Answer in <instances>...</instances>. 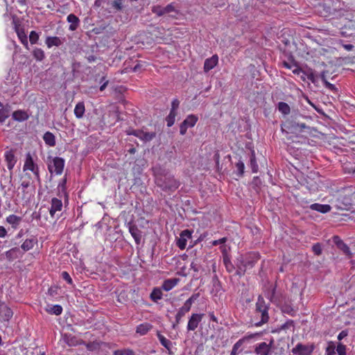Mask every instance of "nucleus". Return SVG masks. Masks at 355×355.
Returning <instances> with one entry per match:
<instances>
[{
	"label": "nucleus",
	"instance_id": "nucleus-36",
	"mask_svg": "<svg viewBox=\"0 0 355 355\" xmlns=\"http://www.w3.org/2000/svg\"><path fill=\"white\" fill-rule=\"evenodd\" d=\"M277 109L284 115H288L291 112L290 106L284 102H279L277 104Z\"/></svg>",
	"mask_w": 355,
	"mask_h": 355
},
{
	"label": "nucleus",
	"instance_id": "nucleus-25",
	"mask_svg": "<svg viewBox=\"0 0 355 355\" xmlns=\"http://www.w3.org/2000/svg\"><path fill=\"white\" fill-rule=\"evenodd\" d=\"M179 279L178 278L166 279L162 284V288L166 291H169L177 285Z\"/></svg>",
	"mask_w": 355,
	"mask_h": 355
},
{
	"label": "nucleus",
	"instance_id": "nucleus-50",
	"mask_svg": "<svg viewBox=\"0 0 355 355\" xmlns=\"http://www.w3.org/2000/svg\"><path fill=\"white\" fill-rule=\"evenodd\" d=\"M312 251L313 252V253L315 255H317V256L320 255L322 254V252L321 244L319 243H317L314 244L312 246Z\"/></svg>",
	"mask_w": 355,
	"mask_h": 355
},
{
	"label": "nucleus",
	"instance_id": "nucleus-19",
	"mask_svg": "<svg viewBox=\"0 0 355 355\" xmlns=\"http://www.w3.org/2000/svg\"><path fill=\"white\" fill-rule=\"evenodd\" d=\"M67 21L70 23L69 29L71 31H76L80 26V19L74 14H69L67 17Z\"/></svg>",
	"mask_w": 355,
	"mask_h": 355
},
{
	"label": "nucleus",
	"instance_id": "nucleus-3",
	"mask_svg": "<svg viewBox=\"0 0 355 355\" xmlns=\"http://www.w3.org/2000/svg\"><path fill=\"white\" fill-rule=\"evenodd\" d=\"M306 118V116H304L300 113H293L289 118L286 119L284 125L288 130H300V131H302L304 129L309 128V127L305 124V123L301 121L302 119Z\"/></svg>",
	"mask_w": 355,
	"mask_h": 355
},
{
	"label": "nucleus",
	"instance_id": "nucleus-46",
	"mask_svg": "<svg viewBox=\"0 0 355 355\" xmlns=\"http://www.w3.org/2000/svg\"><path fill=\"white\" fill-rule=\"evenodd\" d=\"M236 167L237 168L236 174L239 177H242L244 173L245 165L243 161L239 160L236 164Z\"/></svg>",
	"mask_w": 355,
	"mask_h": 355
},
{
	"label": "nucleus",
	"instance_id": "nucleus-63",
	"mask_svg": "<svg viewBox=\"0 0 355 355\" xmlns=\"http://www.w3.org/2000/svg\"><path fill=\"white\" fill-rule=\"evenodd\" d=\"M139 134H141V130H132L128 132L130 135H134L137 137H139Z\"/></svg>",
	"mask_w": 355,
	"mask_h": 355
},
{
	"label": "nucleus",
	"instance_id": "nucleus-44",
	"mask_svg": "<svg viewBox=\"0 0 355 355\" xmlns=\"http://www.w3.org/2000/svg\"><path fill=\"white\" fill-rule=\"evenodd\" d=\"M176 115V112L170 111L169 114L166 118L168 127H171L174 124Z\"/></svg>",
	"mask_w": 355,
	"mask_h": 355
},
{
	"label": "nucleus",
	"instance_id": "nucleus-45",
	"mask_svg": "<svg viewBox=\"0 0 355 355\" xmlns=\"http://www.w3.org/2000/svg\"><path fill=\"white\" fill-rule=\"evenodd\" d=\"M281 310L283 313H287L290 315H294L295 311L293 307L288 304H284L282 306Z\"/></svg>",
	"mask_w": 355,
	"mask_h": 355
},
{
	"label": "nucleus",
	"instance_id": "nucleus-22",
	"mask_svg": "<svg viewBox=\"0 0 355 355\" xmlns=\"http://www.w3.org/2000/svg\"><path fill=\"white\" fill-rule=\"evenodd\" d=\"M310 209L322 214H326L331 211V207L329 205L314 203L310 205Z\"/></svg>",
	"mask_w": 355,
	"mask_h": 355
},
{
	"label": "nucleus",
	"instance_id": "nucleus-37",
	"mask_svg": "<svg viewBox=\"0 0 355 355\" xmlns=\"http://www.w3.org/2000/svg\"><path fill=\"white\" fill-rule=\"evenodd\" d=\"M250 166L251 167L252 173H257L259 166L257 162L254 151L252 150L250 157Z\"/></svg>",
	"mask_w": 355,
	"mask_h": 355
},
{
	"label": "nucleus",
	"instance_id": "nucleus-52",
	"mask_svg": "<svg viewBox=\"0 0 355 355\" xmlns=\"http://www.w3.org/2000/svg\"><path fill=\"white\" fill-rule=\"evenodd\" d=\"M99 347L100 343L98 342H90L86 345V348L90 351L97 349Z\"/></svg>",
	"mask_w": 355,
	"mask_h": 355
},
{
	"label": "nucleus",
	"instance_id": "nucleus-26",
	"mask_svg": "<svg viewBox=\"0 0 355 355\" xmlns=\"http://www.w3.org/2000/svg\"><path fill=\"white\" fill-rule=\"evenodd\" d=\"M15 30L17 34V36L21 41V42L28 48V40L27 36L24 31V29L20 28L16 24H15Z\"/></svg>",
	"mask_w": 355,
	"mask_h": 355
},
{
	"label": "nucleus",
	"instance_id": "nucleus-54",
	"mask_svg": "<svg viewBox=\"0 0 355 355\" xmlns=\"http://www.w3.org/2000/svg\"><path fill=\"white\" fill-rule=\"evenodd\" d=\"M123 0H114L112 2V7L116 10H121L123 8Z\"/></svg>",
	"mask_w": 355,
	"mask_h": 355
},
{
	"label": "nucleus",
	"instance_id": "nucleus-64",
	"mask_svg": "<svg viewBox=\"0 0 355 355\" xmlns=\"http://www.w3.org/2000/svg\"><path fill=\"white\" fill-rule=\"evenodd\" d=\"M6 234H7L6 230L3 226H0V237L1 238L5 237Z\"/></svg>",
	"mask_w": 355,
	"mask_h": 355
},
{
	"label": "nucleus",
	"instance_id": "nucleus-28",
	"mask_svg": "<svg viewBox=\"0 0 355 355\" xmlns=\"http://www.w3.org/2000/svg\"><path fill=\"white\" fill-rule=\"evenodd\" d=\"M43 139L46 145L51 147L55 146V135L51 132H46L43 136Z\"/></svg>",
	"mask_w": 355,
	"mask_h": 355
},
{
	"label": "nucleus",
	"instance_id": "nucleus-35",
	"mask_svg": "<svg viewBox=\"0 0 355 355\" xmlns=\"http://www.w3.org/2000/svg\"><path fill=\"white\" fill-rule=\"evenodd\" d=\"M63 340L69 346H76L78 345L76 338L71 334H64L63 335Z\"/></svg>",
	"mask_w": 355,
	"mask_h": 355
},
{
	"label": "nucleus",
	"instance_id": "nucleus-11",
	"mask_svg": "<svg viewBox=\"0 0 355 355\" xmlns=\"http://www.w3.org/2000/svg\"><path fill=\"white\" fill-rule=\"evenodd\" d=\"M191 238V231L189 230H183L180 237L177 239L176 245L180 250L186 248L187 240Z\"/></svg>",
	"mask_w": 355,
	"mask_h": 355
},
{
	"label": "nucleus",
	"instance_id": "nucleus-60",
	"mask_svg": "<svg viewBox=\"0 0 355 355\" xmlns=\"http://www.w3.org/2000/svg\"><path fill=\"white\" fill-rule=\"evenodd\" d=\"M348 335V331L347 330H343L342 331H340L339 333V334L338 335V340H343L344 338L347 337Z\"/></svg>",
	"mask_w": 355,
	"mask_h": 355
},
{
	"label": "nucleus",
	"instance_id": "nucleus-15",
	"mask_svg": "<svg viewBox=\"0 0 355 355\" xmlns=\"http://www.w3.org/2000/svg\"><path fill=\"white\" fill-rule=\"evenodd\" d=\"M221 251L223 254V263L225 268L228 272H232L234 269V265L231 262L230 258L227 254L225 246L223 245L220 247Z\"/></svg>",
	"mask_w": 355,
	"mask_h": 355
},
{
	"label": "nucleus",
	"instance_id": "nucleus-20",
	"mask_svg": "<svg viewBox=\"0 0 355 355\" xmlns=\"http://www.w3.org/2000/svg\"><path fill=\"white\" fill-rule=\"evenodd\" d=\"M257 336H259V334H250L249 336H245L243 338L239 340L233 346L231 354L230 355H236L238 352V349L241 347V346L243 345L244 341L248 339L252 338Z\"/></svg>",
	"mask_w": 355,
	"mask_h": 355
},
{
	"label": "nucleus",
	"instance_id": "nucleus-33",
	"mask_svg": "<svg viewBox=\"0 0 355 355\" xmlns=\"http://www.w3.org/2000/svg\"><path fill=\"white\" fill-rule=\"evenodd\" d=\"M276 285L271 286V289L266 293V297L270 300V302L276 304L277 299L276 297Z\"/></svg>",
	"mask_w": 355,
	"mask_h": 355
},
{
	"label": "nucleus",
	"instance_id": "nucleus-5",
	"mask_svg": "<svg viewBox=\"0 0 355 355\" xmlns=\"http://www.w3.org/2000/svg\"><path fill=\"white\" fill-rule=\"evenodd\" d=\"M23 171H30L33 173L35 178L38 182L40 181V170L38 165L35 163L31 153H28L26 155L24 164L23 166Z\"/></svg>",
	"mask_w": 355,
	"mask_h": 355
},
{
	"label": "nucleus",
	"instance_id": "nucleus-14",
	"mask_svg": "<svg viewBox=\"0 0 355 355\" xmlns=\"http://www.w3.org/2000/svg\"><path fill=\"white\" fill-rule=\"evenodd\" d=\"M13 312L6 304H2L0 307V321L8 322L12 317Z\"/></svg>",
	"mask_w": 355,
	"mask_h": 355
},
{
	"label": "nucleus",
	"instance_id": "nucleus-43",
	"mask_svg": "<svg viewBox=\"0 0 355 355\" xmlns=\"http://www.w3.org/2000/svg\"><path fill=\"white\" fill-rule=\"evenodd\" d=\"M336 346L333 341L327 343V347L325 349L326 355H336Z\"/></svg>",
	"mask_w": 355,
	"mask_h": 355
},
{
	"label": "nucleus",
	"instance_id": "nucleus-16",
	"mask_svg": "<svg viewBox=\"0 0 355 355\" xmlns=\"http://www.w3.org/2000/svg\"><path fill=\"white\" fill-rule=\"evenodd\" d=\"M218 62V57L217 55H214L211 58H207L205 60L204 63V71L208 72L209 71L214 69Z\"/></svg>",
	"mask_w": 355,
	"mask_h": 355
},
{
	"label": "nucleus",
	"instance_id": "nucleus-31",
	"mask_svg": "<svg viewBox=\"0 0 355 355\" xmlns=\"http://www.w3.org/2000/svg\"><path fill=\"white\" fill-rule=\"evenodd\" d=\"M156 136V133L155 132H145L143 130H141V134H139V138L141 140L147 142L153 139Z\"/></svg>",
	"mask_w": 355,
	"mask_h": 355
},
{
	"label": "nucleus",
	"instance_id": "nucleus-62",
	"mask_svg": "<svg viewBox=\"0 0 355 355\" xmlns=\"http://www.w3.org/2000/svg\"><path fill=\"white\" fill-rule=\"evenodd\" d=\"M30 186L29 181H23L21 184V187L22 188V191L24 193L25 189H27Z\"/></svg>",
	"mask_w": 355,
	"mask_h": 355
},
{
	"label": "nucleus",
	"instance_id": "nucleus-40",
	"mask_svg": "<svg viewBox=\"0 0 355 355\" xmlns=\"http://www.w3.org/2000/svg\"><path fill=\"white\" fill-rule=\"evenodd\" d=\"M33 55L37 61H42L45 58L44 51L40 48H35L33 49Z\"/></svg>",
	"mask_w": 355,
	"mask_h": 355
},
{
	"label": "nucleus",
	"instance_id": "nucleus-2",
	"mask_svg": "<svg viewBox=\"0 0 355 355\" xmlns=\"http://www.w3.org/2000/svg\"><path fill=\"white\" fill-rule=\"evenodd\" d=\"M155 183L163 191L173 193L180 185V182L171 174H159L155 178Z\"/></svg>",
	"mask_w": 355,
	"mask_h": 355
},
{
	"label": "nucleus",
	"instance_id": "nucleus-7",
	"mask_svg": "<svg viewBox=\"0 0 355 355\" xmlns=\"http://www.w3.org/2000/svg\"><path fill=\"white\" fill-rule=\"evenodd\" d=\"M238 258L249 269L254 266L255 263L259 260L260 255L259 253L253 252L248 253L245 256H240Z\"/></svg>",
	"mask_w": 355,
	"mask_h": 355
},
{
	"label": "nucleus",
	"instance_id": "nucleus-42",
	"mask_svg": "<svg viewBox=\"0 0 355 355\" xmlns=\"http://www.w3.org/2000/svg\"><path fill=\"white\" fill-rule=\"evenodd\" d=\"M19 252V248H13L9 250H8L5 255L8 260L12 261L17 257V252Z\"/></svg>",
	"mask_w": 355,
	"mask_h": 355
},
{
	"label": "nucleus",
	"instance_id": "nucleus-32",
	"mask_svg": "<svg viewBox=\"0 0 355 355\" xmlns=\"http://www.w3.org/2000/svg\"><path fill=\"white\" fill-rule=\"evenodd\" d=\"M85 108L83 102H79L76 104L74 109V114L78 119H81L85 113Z\"/></svg>",
	"mask_w": 355,
	"mask_h": 355
},
{
	"label": "nucleus",
	"instance_id": "nucleus-57",
	"mask_svg": "<svg viewBox=\"0 0 355 355\" xmlns=\"http://www.w3.org/2000/svg\"><path fill=\"white\" fill-rule=\"evenodd\" d=\"M179 105L180 101L177 98H175L171 103V111L176 112V110L178 108Z\"/></svg>",
	"mask_w": 355,
	"mask_h": 355
},
{
	"label": "nucleus",
	"instance_id": "nucleus-53",
	"mask_svg": "<svg viewBox=\"0 0 355 355\" xmlns=\"http://www.w3.org/2000/svg\"><path fill=\"white\" fill-rule=\"evenodd\" d=\"M9 116L8 111L6 109L0 110V123H3L6 119Z\"/></svg>",
	"mask_w": 355,
	"mask_h": 355
},
{
	"label": "nucleus",
	"instance_id": "nucleus-47",
	"mask_svg": "<svg viewBox=\"0 0 355 355\" xmlns=\"http://www.w3.org/2000/svg\"><path fill=\"white\" fill-rule=\"evenodd\" d=\"M6 220L11 225H18L21 221V218L16 215L12 214L7 217Z\"/></svg>",
	"mask_w": 355,
	"mask_h": 355
},
{
	"label": "nucleus",
	"instance_id": "nucleus-39",
	"mask_svg": "<svg viewBox=\"0 0 355 355\" xmlns=\"http://www.w3.org/2000/svg\"><path fill=\"white\" fill-rule=\"evenodd\" d=\"M150 297L153 302H157L159 300L162 298V292L161 289L155 288L150 293Z\"/></svg>",
	"mask_w": 355,
	"mask_h": 355
},
{
	"label": "nucleus",
	"instance_id": "nucleus-41",
	"mask_svg": "<svg viewBox=\"0 0 355 355\" xmlns=\"http://www.w3.org/2000/svg\"><path fill=\"white\" fill-rule=\"evenodd\" d=\"M157 337L162 345H163L168 350H170L172 346L171 341L166 338L163 335H162L159 333H157Z\"/></svg>",
	"mask_w": 355,
	"mask_h": 355
},
{
	"label": "nucleus",
	"instance_id": "nucleus-21",
	"mask_svg": "<svg viewBox=\"0 0 355 355\" xmlns=\"http://www.w3.org/2000/svg\"><path fill=\"white\" fill-rule=\"evenodd\" d=\"M64 39L61 40L58 37H51L49 36L46 38L45 43L48 48H51L52 46H59L63 44V41Z\"/></svg>",
	"mask_w": 355,
	"mask_h": 355
},
{
	"label": "nucleus",
	"instance_id": "nucleus-9",
	"mask_svg": "<svg viewBox=\"0 0 355 355\" xmlns=\"http://www.w3.org/2000/svg\"><path fill=\"white\" fill-rule=\"evenodd\" d=\"M315 346L314 343L309 345H303L302 343H297L295 347L291 350L293 354L304 355L306 354H312L315 349Z\"/></svg>",
	"mask_w": 355,
	"mask_h": 355
},
{
	"label": "nucleus",
	"instance_id": "nucleus-13",
	"mask_svg": "<svg viewBox=\"0 0 355 355\" xmlns=\"http://www.w3.org/2000/svg\"><path fill=\"white\" fill-rule=\"evenodd\" d=\"M204 314L193 313L189 319L187 324L188 331H194L201 322Z\"/></svg>",
	"mask_w": 355,
	"mask_h": 355
},
{
	"label": "nucleus",
	"instance_id": "nucleus-56",
	"mask_svg": "<svg viewBox=\"0 0 355 355\" xmlns=\"http://www.w3.org/2000/svg\"><path fill=\"white\" fill-rule=\"evenodd\" d=\"M307 78L311 80L313 83H315L317 81V77L314 74L313 71H310L306 73Z\"/></svg>",
	"mask_w": 355,
	"mask_h": 355
},
{
	"label": "nucleus",
	"instance_id": "nucleus-12",
	"mask_svg": "<svg viewBox=\"0 0 355 355\" xmlns=\"http://www.w3.org/2000/svg\"><path fill=\"white\" fill-rule=\"evenodd\" d=\"M334 243L337 248L343 251V252L347 255L349 258L352 257V253L349 248L345 244L343 241L338 236H334L332 238Z\"/></svg>",
	"mask_w": 355,
	"mask_h": 355
},
{
	"label": "nucleus",
	"instance_id": "nucleus-51",
	"mask_svg": "<svg viewBox=\"0 0 355 355\" xmlns=\"http://www.w3.org/2000/svg\"><path fill=\"white\" fill-rule=\"evenodd\" d=\"M39 40V35L34 31H32L29 35V40L32 44H36Z\"/></svg>",
	"mask_w": 355,
	"mask_h": 355
},
{
	"label": "nucleus",
	"instance_id": "nucleus-10",
	"mask_svg": "<svg viewBox=\"0 0 355 355\" xmlns=\"http://www.w3.org/2000/svg\"><path fill=\"white\" fill-rule=\"evenodd\" d=\"M64 166V159L62 157H55L53 159V165L49 164L48 169L51 173L53 172L56 175L62 174Z\"/></svg>",
	"mask_w": 355,
	"mask_h": 355
},
{
	"label": "nucleus",
	"instance_id": "nucleus-49",
	"mask_svg": "<svg viewBox=\"0 0 355 355\" xmlns=\"http://www.w3.org/2000/svg\"><path fill=\"white\" fill-rule=\"evenodd\" d=\"M346 349V345H343L341 343H338L336 346V352L338 355H347Z\"/></svg>",
	"mask_w": 355,
	"mask_h": 355
},
{
	"label": "nucleus",
	"instance_id": "nucleus-4",
	"mask_svg": "<svg viewBox=\"0 0 355 355\" xmlns=\"http://www.w3.org/2000/svg\"><path fill=\"white\" fill-rule=\"evenodd\" d=\"M198 293L193 294L187 300H186L184 305L178 310L175 315V324H173V329H175L176 325L180 323L182 318L190 311L193 303L198 298Z\"/></svg>",
	"mask_w": 355,
	"mask_h": 355
},
{
	"label": "nucleus",
	"instance_id": "nucleus-18",
	"mask_svg": "<svg viewBox=\"0 0 355 355\" xmlns=\"http://www.w3.org/2000/svg\"><path fill=\"white\" fill-rule=\"evenodd\" d=\"M62 208V202L61 200L57 198H53L51 199V206L49 209L50 215L53 217L55 212L61 211Z\"/></svg>",
	"mask_w": 355,
	"mask_h": 355
},
{
	"label": "nucleus",
	"instance_id": "nucleus-48",
	"mask_svg": "<svg viewBox=\"0 0 355 355\" xmlns=\"http://www.w3.org/2000/svg\"><path fill=\"white\" fill-rule=\"evenodd\" d=\"M151 11L153 13L157 15L159 17H161L164 14V7H162L160 6H154L151 8Z\"/></svg>",
	"mask_w": 355,
	"mask_h": 355
},
{
	"label": "nucleus",
	"instance_id": "nucleus-58",
	"mask_svg": "<svg viewBox=\"0 0 355 355\" xmlns=\"http://www.w3.org/2000/svg\"><path fill=\"white\" fill-rule=\"evenodd\" d=\"M324 85L326 88L329 89L331 91H333V92H336L337 91V88L336 87V86L330 83L328 81H325Z\"/></svg>",
	"mask_w": 355,
	"mask_h": 355
},
{
	"label": "nucleus",
	"instance_id": "nucleus-55",
	"mask_svg": "<svg viewBox=\"0 0 355 355\" xmlns=\"http://www.w3.org/2000/svg\"><path fill=\"white\" fill-rule=\"evenodd\" d=\"M62 278L65 280L68 284L72 285L73 284V280L71 277H70L69 274L66 272L63 271L61 274Z\"/></svg>",
	"mask_w": 355,
	"mask_h": 355
},
{
	"label": "nucleus",
	"instance_id": "nucleus-59",
	"mask_svg": "<svg viewBox=\"0 0 355 355\" xmlns=\"http://www.w3.org/2000/svg\"><path fill=\"white\" fill-rule=\"evenodd\" d=\"M164 14L169 13L175 11V8L172 3L167 5L166 7H164Z\"/></svg>",
	"mask_w": 355,
	"mask_h": 355
},
{
	"label": "nucleus",
	"instance_id": "nucleus-6",
	"mask_svg": "<svg viewBox=\"0 0 355 355\" xmlns=\"http://www.w3.org/2000/svg\"><path fill=\"white\" fill-rule=\"evenodd\" d=\"M273 340H271L269 344H267L265 342L257 344L255 346L254 352L257 355H280L277 353L273 354Z\"/></svg>",
	"mask_w": 355,
	"mask_h": 355
},
{
	"label": "nucleus",
	"instance_id": "nucleus-27",
	"mask_svg": "<svg viewBox=\"0 0 355 355\" xmlns=\"http://www.w3.org/2000/svg\"><path fill=\"white\" fill-rule=\"evenodd\" d=\"M44 309L48 313L53 314L55 315H59L62 312V307L58 304H55V305L48 304L45 307Z\"/></svg>",
	"mask_w": 355,
	"mask_h": 355
},
{
	"label": "nucleus",
	"instance_id": "nucleus-34",
	"mask_svg": "<svg viewBox=\"0 0 355 355\" xmlns=\"http://www.w3.org/2000/svg\"><path fill=\"white\" fill-rule=\"evenodd\" d=\"M295 324L292 320H288L284 324H282L275 331L279 332L280 331H286L292 329L294 331Z\"/></svg>",
	"mask_w": 355,
	"mask_h": 355
},
{
	"label": "nucleus",
	"instance_id": "nucleus-24",
	"mask_svg": "<svg viewBox=\"0 0 355 355\" xmlns=\"http://www.w3.org/2000/svg\"><path fill=\"white\" fill-rule=\"evenodd\" d=\"M12 116L15 121L19 122L24 121L29 117L28 113L26 111L21 110L15 111L12 113Z\"/></svg>",
	"mask_w": 355,
	"mask_h": 355
},
{
	"label": "nucleus",
	"instance_id": "nucleus-17",
	"mask_svg": "<svg viewBox=\"0 0 355 355\" xmlns=\"http://www.w3.org/2000/svg\"><path fill=\"white\" fill-rule=\"evenodd\" d=\"M129 232L131 234L132 236L134 238L135 243L139 245L141 243V239L142 236V232L137 225H129Z\"/></svg>",
	"mask_w": 355,
	"mask_h": 355
},
{
	"label": "nucleus",
	"instance_id": "nucleus-29",
	"mask_svg": "<svg viewBox=\"0 0 355 355\" xmlns=\"http://www.w3.org/2000/svg\"><path fill=\"white\" fill-rule=\"evenodd\" d=\"M37 243V239L36 238H32L29 239L25 240V241L21 244V248L25 252L28 251L34 247L35 244Z\"/></svg>",
	"mask_w": 355,
	"mask_h": 355
},
{
	"label": "nucleus",
	"instance_id": "nucleus-38",
	"mask_svg": "<svg viewBox=\"0 0 355 355\" xmlns=\"http://www.w3.org/2000/svg\"><path fill=\"white\" fill-rule=\"evenodd\" d=\"M151 327L152 325L148 323L141 324L137 327L136 331L140 335H145L151 329Z\"/></svg>",
	"mask_w": 355,
	"mask_h": 355
},
{
	"label": "nucleus",
	"instance_id": "nucleus-1",
	"mask_svg": "<svg viewBox=\"0 0 355 355\" xmlns=\"http://www.w3.org/2000/svg\"><path fill=\"white\" fill-rule=\"evenodd\" d=\"M268 310L269 305L266 304L263 297L259 295L257 297L254 309V319L256 320L254 325L256 327H260L268 322Z\"/></svg>",
	"mask_w": 355,
	"mask_h": 355
},
{
	"label": "nucleus",
	"instance_id": "nucleus-23",
	"mask_svg": "<svg viewBox=\"0 0 355 355\" xmlns=\"http://www.w3.org/2000/svg\"><path fill=\"white\" fill-rule=\"evenodd\" d=\"M5 158L7 162L8 168L12 171L16 163L15 157L12 150L6 151L5 153Z\"/></svg>",
	"mask_w": 355,
	"mask_h": 355
},
{
	"label": "nucleus",
	"instance_id": "nucleus-8",
	"mask_svg": "<svg viewBox=\"0 0 355 355\" xmlns=\"http://www.w3.org/2000/svg\"><path fill=\"white\" fill-rule=\"evenodd\" d=\"M198 118L196 115L189 114L187 116V118L181 123L180 125V133L182 135H184L187 132L188 128L193 127L196 122L198 121Z\"/></svg>",
	"mask_w": 355,
	"mask_h": 355
},
{
	"label": "nucleus",
	"instance_id": "nucleus-30",
	"mask_svg": "<svg viewBox=\"0 0 355 355\" xmlns=\"http://www.w3.org/2000/svg\"><path fill=\"white\" fill-rule=\"evenodd\" d=\"M236 267L237 270H236L234 275L239 276V277H243L248 270L243 262L239 260V258L236 259Z\"/></svg>",
	"mask_w": 355,
	"mask_h": 355
},
{
	"label": "nucleus",
	"instance_id": "nucleus-61",
	"mask_svg": "<svg viewBox=\"0 0 355 355\" xmlns=\"http://www.w3.org/2000/svg\"><path fill=\"white\" fill-rule=\"evenodd\" d=\"M227 241V239L225 237H223L222 239H220L218 240H215L212 242V245H219V244H223L226 242Z\"/></svg>",
	"mask_w": 355,
	"mask_h": 355
}]
</instances>
